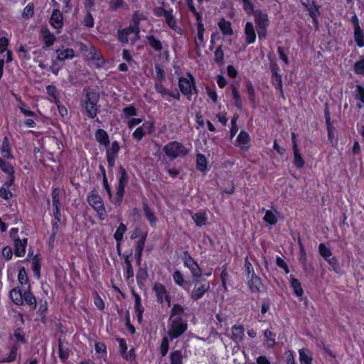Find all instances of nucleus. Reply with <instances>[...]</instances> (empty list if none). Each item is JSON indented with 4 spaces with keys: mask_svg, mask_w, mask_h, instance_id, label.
<instances>
[{
    "mask_svg": "<svg viewBox=\"0 0 364 364\" xmlns=\"http://www.w3.org/2000/svg\"><path fill=\"white\" fill-rule=\"evenodd\" d=\"M85 95L82 99L81 105L90 118H95L97 114V104L99 101V93L90 89L85 90Z\"/></svg>",
    "mask_w": 364,
    "mask_h": 364,
    "instance_id": "1",
    "label": "nucleus"
},
{
    "mask_svg": "<svg viewBox=\"0 0 364 364\" xmlns=\"http://www.w3.org/2000/svg\"><path fill=\"white\" fill-rule=\"evenodd\" d=\"M187 323L185 320L168 321V335L171 341L180 337L187 330Z\"/></svg>",
    "mask_w": 364,
    "mask_h": 364,
    "instance_id": "2",
    "label": "nucleus"
},
{
    "mask_svg": "<svg viewBox=\"0 0 364 364\" xmlns=\"http://www.w3.org/2000/svg\"><path fill=\"white\" fill-rule=\"evenodd\" d=\"M164 151L172 160L178 157L184 156L188 153L187 149L178 141L169 142L164 146Z\"/></svg>",
    "mask_w": 364,
    "mask_h": 364,
    "instance_id": "3",
    "label": "nucleus"
},
{
    "mask_svg": "<svg viewBox=\"0 0 364 364\" xmlns=\"http://www.w3.org/2000/svg\"><path fill=\"white\" fill-rule=\"evenodd\" d=\"M88 203L95 210L100 219L103 220L105 217V208L101 197L95 191L87 196Z\"/></svg>",
    "mask_w": 364,
    "mask_h": 364,
    "instance_id": "4",
    "label": "nucleus"
},
{
    "mask_svg": "<svg viewBox=\"0 0 364 364\" xmlns=\"http://www.w3.org/2000/svg\"><path fill=\"white\" fill-rule=\"evenodd\" d=\"M139 28L138 24H130L129 26L122 31H119L118 36L120 41L127 43L135 42L139 38Z\"/></svg>",
    "mask_w": 364,
    "mask_h": 364,
    "instance_id": "5",
    "label": "nucleus"
},
{
    "mask_svg": "<svg viewBox=\"0 0 364 364\" xmlns=\"http://www.w3.org/2000/svg\"><path fill=\"white\" fill-rule=\"evenodd\" d=\"M178 87L181 92L185 95L187 98L191 100L193 95V90L197 92V89L195 85V80L193 77L188 74V78L180 77L178 80Z\"/></svg>",
    "mask_w": 364,
    "mask_h": 364,
    "instance_id": "6",
    "label": "nucleus"
},
{
    "mask_svg": "<svg viewBox=\"0 0 364 364\" xmlns=\"http://www.w3.org/2000/svg\"><path fill=\"white\" fill-rule=\"evenodd\" d=\"M157 302L163 304L166 301L168 306L171 304V296L167 292L164 284L161 283H155L152 287Z\"/></svg>",
    "mask_w": 364,
    "mask_h": 364,
    "instance_id": "7",
    "label": "nucleus"
},
{
    "mask_svg": "<svg viewBox=\"0 0 364 364\" xmlns=\"http://www.w3.org/2000/svg\"><path fill=\"white\" fill-rule=\"evenodd\" d=\"M210 283L206 280L198 282L195 284L193 291L191 294V298L193 300L201 299L204 294L209 290Z\"/></svg>",
    "mask_w": 364,
    "mask_h": 364,
    "instance_id": "8",
    "label": "nucleus"
},
{
    "mask_svg": "<svg viewBox=\"0 0 364 364\" xmlns=\"http://www.w3.org/2000/svg\"><path fill=\"white\" fill-rule=\"evenodd\" d=\"M119 144L117 141H112L111 146L106 150V159L108 166L112 168L115 165V161L119 151Z\"/></svg>",
    "mask_w": 364,
    "mask_h": 364,
    "instance_id": "9",
    "label": "nucleus"
},
{
    "mask_svg": "<svg viewBox=\"0 0 364 364\" xmlns=\"http://www.w3.org/2000/svg\"><path fill=\"white\" fill-rule=\"evenodd\" d=\"M55 53L56 58L60 61L73 59L75 56V51L73 48H67L64 46L57 49Z\"/></svg>",
    "mask_w": 364,
    "mask_h": 364,
    "instance_id": "10",
    "label": "nucleus"
},
{
    "mask_svg": "<svg viewBox=\"0 0 364 364\" xmlns=\"http://www.w3.org/2000/svg\"><path fill=\"white\" fill-rule=\"evenodd\" d=\"M184 265L188 268L194 277L200 278L201 277V270L198 263L191 257L184 259Z\"/></svg>",
    "mask_w": 364,
    "mask_h": 364,
    "instance_id": "11",
    "label": "nucleus"
},
{
    "mask_svg": "<svg viewBox=\"0 0 364 364\" xmlns=\"http://www.w3.org/2000/svg\"><path fill=\"white\" fill-rule=\"evenodd\" d=\"M53 216L54 219L52 223V233L50 237V241L53 242L55 235L58 232L59 224L62 221L61 214L60 213V208H53Z\"/></svg>",
    "mask_w": 364,
    "mask_h": 364,
    "instance_id": "12",
    "label": "nucleus"
},
{
    "mask_svg": "<svg viewBox=\"0 0 364 364\" xmlns=\"http://www.w3.org/2000/svg\"><path fill=\"white\" fill-rule=\"evenodd\" d=\"M230 338L237 344L240 343L243 341L245 335V329L242 325H234L231 329Z\"/></svg>",
    "mask_w": 364,
    "mask_h": 364,
    "instance_id": "13",
    "label": "nucleus"
},
{
    "mask_svg": "<svg viewBox=\"0 0 364 364\" xmlns=\"http://www.w3.org/2000/svg\"><path fill=\"white\" fill-rule=\"evenodd\" d=\"M164 364H183V352L181 350H172Z\"/></svg>",
    "mask_w": 364,
    "mask_h": 364,
    "instance_id": "14",
    "label": "nucleus"
},
{
    "mask_svg": "<svg viewBox=\"0 0 364 364\" xmlns=\"http://www.w3.org/2000/svg\"><path fill=\"white\" fill-rule=\"evenodd\" d=\"M154 16L157 17L165 18V23H176L173 21V16L172 14V10H166L164 7H156L154 10Z\"/></svg>",
    "mask_w": 364,
    "mask_h": 364,
    "instance_id": "15",
    "label": "nucleus"
},
{
    "mask_svg": "<svg viewBox=\"0 0 364 364\" xmlns=\"http://www.w3.org/2000/svg\"><path fill=\"white\" fill-rule=\"evenodd\" d=\"M14 254L16 257H23L26 253L27 239H14Z\"/></svg>",
    "mask_w": 364,
    "mask_h": 364,
    "instance_id": "16",
    "label": "nucleus"
},
{
    "mask_svg": "<svg viewBox=\"0 0 364 364\" xmlns=\"http://www.w3.org/2000/svg\"><path fill=\"white\" fill-rule=\"evenodd\" d=\"M248 286L252 292H259L263 289V284L259 277L256 274L249 277Z\"/></svg>",
    "mask_w": 364,
    "mask_h": 364,
    "instance_id": "17",
    "label": "nucleus"
},
{
    "mask_svg": "<svg viewBox=\"0 0 364 364\" xmlns=\"http://www.w3.org/2000/svg\"><path fill=\"white\" fill-rule=\"evenodd\" d=\"M133 296L134 298V310L136 313V316L139 322H141L142 320V314L144 311V306L141 303V297L140 296L135 293L132 292Z\"/></svg>",
    "mask_w": 364,
    "mask_h": 364,
    "instance_id": "18",
    "label": "nucleus"
},
{
    "mask_svg": "<svg viewBox=\"0 0 364 364\" xmlns=\"http://www.w3.org/2000/svg\"><path fill=\"white\" fill-rule=\"evenodd\" d=\"M41 37L45 43L43 48L51 46L55 41V36L46 28H43L41 31Z\"/></svg>",
    "mask_w": 364,
    "mask_h": 364,
    "instance_id": "19",
    "label": "nucleus"
},
{
    "mask_svg": "<svg viewBox=\"0 0 364 364\" xmlns=\"http://www.w3.org/2000/svg\"><path fill=\"white\" fill-rule=\"evenodd\" d=\"M95 136L100 144L108 146L109 144V135L105 130L102 129H97Z\"/></svg>",
    "mask_w": 364,
    "mask_h": 364,
    "instance_id": "20",
    "label": "nucleus"
},
{
    "mask_svg": "<svg viewBox=\"0 0 364 364\" xmlns=\"http://www.w3.org/2000/svg\"><path fill=\"white\" fill-rule=\"evenodd\" d=\"M184 314V309L180 304H173L168 319L183 320L182 316Z\"/></svg>",
    "mask_w": 364,
    "mask_h": 364,
    "instance_id": "21",
    "label": "nucleus"
},
{
    "mask_svg": "<svg viewBox=\"0 0 364 364\" xmlns=\"http://www.w3.org/2000/svg\"><path fill=\"white\" fill-rule=\"evenodd\" d=\"M299 362L301 364H312V353L306 348L299 350Z\"/></svg>",
    "mask_w": 364,
    "mask_h": 364,
    "instance_id": "22",
    "label": "nucleus"
},
{
    "mask_svg": "<svg viewBox=\"0 0 364 364\" xmlns=\"http://www.w3.org/2000/svg\"><path fill=\"white\" fill-rule=\"evenodd\" d=\"M245 40L247 43L250 44L255 41L256 34H255V28L254 27V24H245Z\"/></svg>",
    "mask_w": 364,
    "mask_h": 364,
    "instance_id": "23",
    "label": "nucleus"
},
{
    "mask_svg": "<svg viewBox=\"0 0 364 364\" xmlns=\"http://www.w3.org/2000/svg\"><path fill=\"white\" fill-rule=\"evenodd\" d=\"M309 15L313 19V23H318L317 16L319 14V6L316 4L315 1L309 2V5H306Z\"/></svg>",
    "mask_w": 364,
    "mask_h": 364,
    "instance_id": "24",
    "label": "nucleus"
},
{
    "mask_svg": "<svg viewBox=\"0 0 364 364\" xmlns=\"http://www.w3.org/2000/svg\"><path fill=\"white\" fill-rule=\"evenodd\" d=\"M23 293L17 288H14L10 291V298L16 305H22L23 304Z\"/></svg>",
    "mask_w": 364,
    "mask_h": 364,
    "instance_id": "25",
    "label": "nucleus"
},
{
    "mask_svg": "<svg viewBox=\"0 0 364 364\" xmlns=\"http://www.w3.org/2000/svg\"><path fill=\"white\" fill-rule=\"evenodd\" d=\"M264 341L267 348H272L275 345L276 333L267 329L264 331Z\"/></svg>",
    "mask_w": 364,
    "mask_h": 364,
    "instance_id": "26",
    "label": "nucleus"
},
{
    "mask_svg": "<svg viewBox=\"0 0 364 364\" xmlns=\"http://www.w3.org/2000/svg\"><path fill=\"white\" fill-rule=\"evenodd\" d=\"M354 37L357 45L359 47L364 46V34L358 24H355Z\"/></svg>",
    "mask_w": 364,
    "mask_h": 364,
    "instance_id": "27",
    "label": "nucleus"
},
{
    "mask_svg": "<svg viewBox=\"0 0 364 364\" xmlns=\"http://www.w3.org/2000/svg\"><path fill=\"white\" fill-rule=\"evenodd\" d=\"M192 219L197 226L201 227L206 224L207 215L205 213L198 212L192 215Z\"/></svg>",
    "mask_w": 364,
    "mask_h": 364,
    "instance_id": "28",
    "label": "nucleus"
},
{
    "mask_svg": "<svg viewBox=\"0 0 364 364\" xmlns=\"http://www.w3.org/2000/svg\"><path fill=\"white\" fill-rule=\"evenodd\" d=\"M278 213L276 210H267L265 211L264 220L269 225H274L277 223Z\"/></svg>",
    "mask_w": 364,
    "mask_h": 364,
    "instance_id": "29",
    "label": "nucleus"
},
{
    "mask_svg": "<svg viewBox=\"0 0 364 364\" xmlns=\"http://www.w3.org/2000/svg\"><path fill=\"white\" fill-rule=\"evenodd\" d=\"M255 17V23H267L268 16L261 9L254 10L252 14Z\"/></svg>",
    "mask_w": 364,
    "mask_h": 364,
    "instance_id": "30",
    "label": "nucleus"
},
{
    "mask_svg": "<svg viewBox=\"0 0 364 364\" xmlns=\"http://www.w3.org/2000/svg\"><path fill=\"white\" fill-rule=\"evenodd\" d=\"M23 303L31 306L33 309L36 307V299L32 293L28 289L25 290L23 296Z\"/></svg>",
    "mask_w": 364,
    "mask_h": 364,
    "instance_id": "31",
    "label": "nucleus"
},
{
    "mask_svg": "<svg viewBox=\"0 0 364 364\" xmlns=\"http://www.w3.org/2000/svg\"><path fill=\"white\" fill-rule=\"evenodd\" d=\"M250 141V136L245 132H241L237 137V142L242 149H247Z\"/></svg>",
    "mask_w": 364,
    "mask_h": 364,
    "instance_id": "32",
    "label": "nucleus"
},
{
    "mask_svg": "<svg viewBox=\"0 0 364 364\" xmlns=\"http://www.w3.org/2000/svg\"><path fill=\"white\" fill-rule=\"evenodd\" d=\"M34 4L33 2L28 3L23 10L22 18L25 20H28L34 14Z\"/></svg>",
    "mask_w": 364,
    "mask_h": 364,
    "instance_id": "33",
    "label": "nucleus"
},
{
    "mask_svg": "<svg viewBox=\"0 0 364 364\" xmlns=\"http://www.w3.org/2000/svg\"><path fill=\"white\" fill-rule=\"evenodd\" d=\"M272 81L275 88L279 90V92L282 94L283 90L282 77L275 70H272Z\"/></svg>",
    "mask_w": 364,
    "mask_h": 364,
    "instance_id": "34",
    "label": "nucleus"
},
{
    "mask_svg": "<svg viewBox=\"0 0 364 364\" xmlns=\"http://www.w3.org/2000/svg\"><path fill=\"white\" fill-rule=\"evenodd\" d=\"M1 153L4 158H13L11 153V147L8 142L7 137H4L1 148Z\"/></svg>",
    "mask_w": 364,
    "mask_h": 364,
    "instance_id": "35",
    "label": "nucleus"
},
{
    "mask_svg": "<svg viewBox=\"0 0 364 364\" xmlns=\"http://www.w3.org/2000/svg\"><path fill=\"white\" fill-rule=\"evenodd\" d=\"M144 212L151 225L154 226L157 219L146 203H144Z\"/></svg>",
    "mask_w": 364,
    "mask_h": 364,
    "instance_id": "36",
    "label": "nucleus"
},
{
    "mask_svg": "<svg viewBox=\"0 0 364 364\" xmlns=\"http://www.w3.org/2000/svg\"><path fill=\"white\" fill-rule=\"evenodd\" d=\"M290 284L291 288L294 289L295 294L297 296H301L304 294L301 284L297 279L291 278L290 279Z\"/></svg>",
    "mask_w": 364,
    "mask_h": 364,
    "instance_id": "37",
    "label": "nucleus"
},
{
    "mask_svg": "<svg viewBox=\"0 0 364 364\" xmlns=\"http://www.w3.org/2000/svg\"><path fill=\"white\" fill-rule=\"evenodd\" d=\"M11 341H15L16 343H24V333L23 331L21 328L15 330L14 334L10 337Z\"/></svg>",
    "mask_w": 364,
    "mask_h": 364,
    "instance_id": "38",
    "label": "nucleus"
},
{
    "mask_svg": "<svg viewBox=\"0 0 364 364\" xmlns=\"http://www.w3.org/2000/svg\"><path fill=\"white\" fill-rule=\"evenodd\" d=\"M109 5V9L112 11L127 8V4L124 0H110Z\"/></svg>",
    "mask_w": 364,
    "mask_h": 364,
    "instance_id": "39",
    "label": "nucleus"
},
{
    "mask_svg": "<svg viewBox=\"0 0 364 364\" xmlns=\"http://www.w3.org/2000/svg\"><path fill=\"white\" fill-rule=\"evenodd\" d=\"M117 341L119 343L120 352H121L122 356L127 360L131 359L130 352L127 353V346L126 341L122 338H118Z\"/></svg>",
    "mask_w": 364,
    "mask_h": 364,
    "instance_id": "40",
    "label": "nucleus"
},
{
    "mask_svg": "<svg viewBox=\"0 0 364 364\" xmlns=\"http://www.w3.org/2000/svg\"><path fill=\"white\" fill-rule=\"evenodd\" d=\"M127 230V227L123 223H121L117 228V230L114 234V237L118 244L122 240L123 235Z\"/></svg>",
    "mask_w": 364,
    "mask_h": 364,
    "instance_id": "41",
    "label": "nucleus"
},
{
    "mask_svg": "<svg viewBox=\"0 0 364 364\" xmlns=\"http://www.w3.org/2000/svg\"><path fill=\"white\" fill-rule=\"evenodd\" d=\"M156 91L159 93L164 98H165L168 102L171 101L170 95L171 92L166 89L161 84H156L155 85Z\"/></svg>",
    "mask_w": 364,
    "mask_h": 364,
    "instance_id": "42",
    "label": "nucleus"
},
{
    "mask_svg": "<svg viewBox=\"0 0 364 364\" xmlns=\"http://www.w3.org/2000/svg\"><path fill=\"white\" fill-rule=\"evenodd\" d=\"M147 40L149 44L156 50L160 51L162 49L161 41L156 39L154 36H148Z\"/></svg>",
    "mask_w": 364,
    "mask_h": 364,
    "instance_id": "43",
    "label": "nucleus"
},
{
    "mask_svg": "<svg viewBox=\"0 0 364 364\" xmlns=\"http://www.w3.org/2000/svg\"><path fill=\"white\" fill-rule=\"evenodd\" d=\"M294 164L297 168H302L304 164V161L302 159V156L298 148L296 147L295 150H294Z\"/></svg>",
    "mask_w": 364,
    "mask_h": 364,
    "instance_id": "44",
    "label": "nucleus"
},
{
    "mask_svg": "<svg viewBox=\"0 0 364 364\" xmlns=\"http://www.w3.org/2000/svg\"><path fill=\"white\" fill-rule=\"evenodd\" d=\"M95 350L98 356L100 358H103L107 355V348L106 346L101 342H95Z\"/></svg>",
    "mask_w": 364,
    "mask_h": 364,
    "instance_id": "45",
    "label": "nucleus"
},
{
    "mask_svg": "<svg viewBox=\"0 0 364 364\" xmlns=\"http://www.w3.org/2000/svg\"><path fill=\"white\" fill-rule=\"evenodd\" d=\"M63 19L62 12L59 9H54L49 23H63Z\"/></svg>",
    "mask_w": 364,
    "mask_h": 364,
    "instance_id": "46",
    "label": "nucleus"
},
{
    "mask_svg": "<svg viewBox=\"0 0 364 364\" xmlns=\"http://www.w3.org/2000/svg\"><path fill=\"white\" fill-rule=\"evenodd\" d=\"M167 337H164L162 338L161 345H160V353L161 356L164 357L166 355L168 349H169V341Z\"/></svg>",
    "mask_w": 364,
    "mask_h": 364,
    "instance_id": "47",
    "label": "nucleus"
},
{
    "mask_svg": "<svg viewBox=\"0 0 364 364\" xmlns=\"http://www.w3.org/2000/svg\"><path fill=\"white\" fill-rule=\"evenodd\" d=\"M207 161L205 157L202 154L197 155V168L200 171L206 169Z\"/></svg>",
    "mask_w": 364,
    "mask_h": 364,
    "instance_id": "48",
    "label": "nucleus"
},
{
    "mask_svg": "<svg viewBox=\"0 0 364 364\" xmlns=\"http://www.w3.org/2000/svg\"><path fill=\"white\" fill-rule=\"evenodd\" d=\"M319 254L325 259H328L331 257L332 253L329 248H328L324 244L321 243L318 246Z\"/></svg>",
    "mask_w": 364,
    "mask_h": 364,
    "instance_id": "49",
    "label": "nucleus"
},
{
    "mask_svg": "<svg viewBox=\"0 0 364 364\" xmlns=\"http://www.w3.org/2000/svg\"><path fill=\"white\" fill-rule=\"evenodd\" d=\"M59 193L60 190L58 188H54L52 192V203L53 208H60V202H59Z\"/></svg>",
    "mask_w": 364,
    "mask_h": 364,
    "instance_id": "50",
    "label": "nucleus"
},
{
    "mask_svg": "<svg viewBox=\"0 0 364 364\" xmlns=\"http://www.w3.org/2000/svg\"><path fill=\"white\" fill-rule=\"evenodd\" d=\"M242 8L245 13L250 16L254 12V4L251 0H246L242 1Z\"/></svg>",
    "mask_w": 364,
    "mask_h": 364,
    "instance_id": "51",
    "label": "nucleus"
},
{
    "mask_svg": "<svg viewBox=\"0 0 364 364\" xmlns=\"http://www.w3.org/2000/svg\"><path fill=\"white\" fill-rule=\"evenodd\" d=\"M58 353L59 357L61 359V360L65 362L69 356V352L68 349H65L63 348V344L60 341L58 343Z\"/></svg>",
    "mask_w": 364,
    "mask_h": 364,
    "instance_id": "52",
    "label": "nucleus"
},
{
    "mask_svg": "<svg viewBox=\"0 0 364 364\" xmlns=\"http://www.w3.org/2000/svg\"><path fill=\"white\" fill-rule=\"evenodd\" d=\"M232 92V97H233L235 105L237 108H241L242 105V100L240 98V96L238 90H237L236 87H233Z\"/></svg>",
    "mask_w": 364,
    "mask_h": 364,
    "instance_id": "53",
    "label": "nucleus"
},
{
    "mask_svg": "<svg viewBox=\"0 0 364 364\" xmlns=\"http://www.w3.org/2000/svg\"><path fill=\"white\" fill-rule=\"evenodd\" d=\"M122 112L124 117L127 118L136 116L137 114L136 108L132 105L124 107Z\"/></svg>",
    "mask_w": 364,
    "mask_h": 364,
    "instance_id": "54",
    "label": "nucleus"
},
{
    "mask_svg": "<svg viewBox=\"0 0 364 364\" xmlns=\"http://www.w3.org/2000/svg\"><path fill=\"white\" fill-rule=\"evenodd\" d=\"M0 197L5 199L9 200L12 197V193L11 192L8 186L4 185L0 188Z\"/></svg>",
    "mask_w": 364,
    "mask_h": 364,
    "instance_id": "55",
    "label": "nucleus"
},
{
    "mask_svg": "<svg viewBox=\"0 0 364 364\" xmlns=\"http://www.w3.org/2000/svg\"><path fill=\"white\" fill-rule=\"evenodd\" d=\"M146 131L144 129V127L141 126L135 129L133 132L132 136L137 141H140L142 139L143 136L145 135Z\"/></svg>",
    "mask_w": 364,
    "mask_h": 364,
    "instance_id": "56",
    "label": "nucleus"
},
{
    "mask_svg": "<svg viewBox=\"0 0 364 364\" xmlns=\"http://www.w3.org/2000/svg\"><path fill=\"white\" fill-rule=\"evenodd\" d=\"M126 186H127V184L118 181V187H117V191L118 203H120L122 200V198L124 194V188H125Z\"/></svg>",
    "mask_w": 364,
    "mask_h": 364,
    "instance_id": "57",
    "label": "nucleus"
},
{
    "mask_svg": "<svg viewBox=\"0 0 364 364\" xmlns=\"http://www.w3.org/2000/svg\"><path fill=\"white\" fill-rule=\"evenodd\" d=\"M146 17L143 12L136 11L132 16V23H139L140 21H145Z\"/></svg>",
    "mask_w": 364,
    "mask_h": 364,
    "instance_id": "58",
    "label": "nucleus"
},
{
    "mask_svg": "<svg viewBox=\"0 0 364 364\" xmlns=\"http://www.w3.org/2000/svg\"><path fill=\"white\" fill-rule=\"evenodd\" d=\"M173 280L180 287H184L185 282L182 274L179 271H176L173 275Z\"/></svg>",
    "mask_w": 364,
    "mask_h": 364,
    "instance_id": "59",
    "label": "nucleus"
},
{
    "mask_svg": "<svg viewBox=\"0 0 364 364\" xmlns=\"http://www.w3.org/2000/svg\"><path fill=\"white\" fill-rule=\"evenodd\" d=\"M18 279L19 282L21 284H27L28 282V277L26 272V269L24 267H22L19 269L18 274Z\"/></svg>",
    "mask_w": 364,
    "mask_h": 364,
    "instance_id": "60",
    "label": "nucleus"
},
{
    "mask_svg": "<svg viewBox=\"0 0 364 364\" xmlns=\"http://www.w3.org/2000/svg\"><path fill=\"white\" fill-rule=\"evenodd\" d=\"M355 73L358 75H364V60L356 62L354 65Z\"/></svg>",
    "mask_w": 364,
    "mask_h": 364,
    "instance_id": "61",
    "label": "nucleus"
},
{
    "mask_svg": "<svg viewBox=\"0 0 364 364\" xmlns=\"http://www.w3.org/2000/svg\"><path fill=\"white\" fill-rule=\"evenodd\" d=\"M119 178L118 181L122 183H124L125 184H127L128 175H127L126 170L123 167L120 166L119 168Z\"/></svg>",
    "mask_w": 364,
    "mask_h": 364,
    "instance_id": "62",
    "label": "nucleus"
},
{
    "mask_svg": "<svg viewBox=\"0 0 364 364\" xmlns=\"http://www.w3.org/2000/svg\"><path fill=\"white\" fill-rule=\"evenodd\" d=\"M255 28L257 31L259 38H265L267 34L266 24H257Z\"/></svg>",
    "mask_w": 364,
    "mask_h": 364,
    "instance_id": "63",
    "label": "nucleus"
},
{
    "mask_svg": "<svg viewBox=\"0 0 364 364\" xmlns=\"http://www.w3.org/2000/svg\"><path fill=\"white\" fill-rule=\"evenodd\" d=\"M356 98L364 103V88L363 86L358 85L355 88Z\"/></svg>",
    "mask_w": 364,
    "mask_h": 364,
    "instance_id": "64",
    "label": "nucleus"
}]
</instances>
